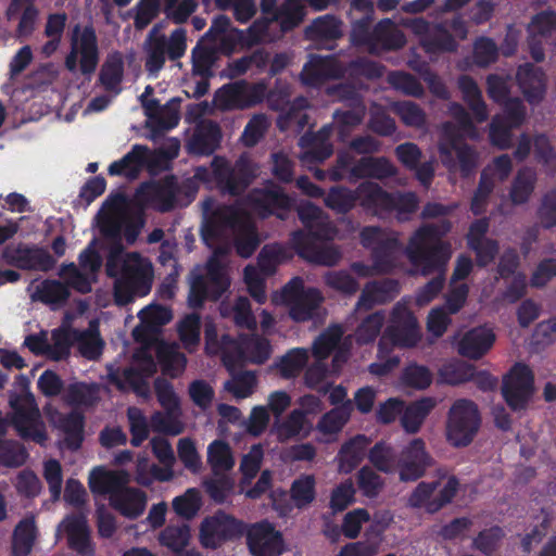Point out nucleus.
I'll return each instance as SVG.
<instances>
[{"instance_id":"nucleus-40","label":"nucleus","mask_w":556,"mask_h":556,"mask_svg":"<svg viewBox=\"0 0 556 556\" xmlns=\"http://www.w3.org/2000/svg\"><path fill=\"white\" fill-rule=\"evenodd\" d=\"M556 28V13L542 12L536 14L529 24L530 49L534 60L542 61L544 53L541 48L535 46V41L544 37Z\"/></svg>"},{"instance_id":"nucleus-9","label":"nucleus","mask_w":556,"mask_h":556,"mask_svg":"<svg viewBox=\"0 0 556 556\" xmlns=\"http://www.w3.org/2000/svg\"><path fill=\"white\" fill-rule=\"evenodd\" d=\"M362 242L365 247L374 248L375 264L367 266L363 263H354L352 270L356 276L365 278L387 273L394 266L393 260L400 253L395 238H390L378 228L368 227L362 231Z\"/></svg>"},{"instance_id":"nucleus-36","label":"nucleus","mask_w":556,"mask_h":556,"mask_svg":"<svg viewBox=\"0 0 556 556\" xmlns=\"http://www.w3.org/2000/svg\"><path fill=\"white\" fill-rule=\"evenodd\" d=\"M111 505L127 518H137L146 508V495L136 489L124 485L118 492L113 493Z\"/></svg>"},{"instance_id":"nucleus-29","label":"nucleus","mask_w":556,"mask_h":556,"mask_svg":"<svg viewBox=\"0 0 556 556\" xmlns=\"http://www.w3.org/2000/svg\"><path fill=\"white\" fill-rule=\"evenodd\" d=\"M352 403L346 402L337 406L321 416L316 425L320 442H332L351 417Z\"/></svg>"},{"instance_id":"nucleus-37","label":"nucleus","mask_w":556,"mask_h":556,"mask_svg":"<svg viewBox=\"0 0 556 556\" xmlns=\"http://www.w3.org/2000/svg\"><path fill=\"white\" fill-rule=\"evenodd\" d=\"M220 131L213 122H202L187 143L189 153L206 155L212 153L219 144Z\"/></svg>"},{"instance_id":"nucleus-31","label":"nucleus","mask_w":556,"mask_h":556,"mask_svg":"<svg viewBox=\"0 0 556 556\" xmlns=\"http://www.w3.org/2000/svg\"><path fill=\"white\" fill-rule=\"evenodd\" d=\"M129 482V475L126 471H112L104 467H96L89 473V488L97 494H109L118 492Z\"/></svg>"},{"instance_id":"nucleus-14","label":"nucleus","mask_w":556,"mask_h":556,"mask_svg":"<svg viewBox=\"0 0 556 556\" xmlns=\"http://www.w3.org/2000/svg\"><path fill=\"white\" fill-rule=\"evenodd\" d=\"M457 486V480L450 476H442L431 482H421L410 494L408 503L413 507L435 513L454 497Z\"/></svg>"},{"instance_id":"nucleus-3","label":"nucleus","mask_w":556,"mask_h":556,"mask_svg":"<svg viewBox=\"0 0 556 556\" xmlns=\"http://www.w3.org/2000/svg\"><path fill=\"white\" fill-rule=\"evenodd\" d=\"M203 217L202 236L207 244L211 239L217 237H231L240 256L252 255L258 239L250 214L243 204L216 206L212 200H206L203 202Z\"/></svg>"},{"instance_id":"nucleus-52","label":"nucleus","mask_w":556,"mask_h":556,"mask_svg":"<svg viewBox=\"0 0 556 556\" xmlns=\"http://www.w3.org/2000/svg\"><path fill=\"white\" fill-rule=\"evenodd\" d=\"M20 11H23V14L17 27L18 35L28 36L35 28L38 20V11L33 5V0H12L8 9L9 17H12Z\"/></svg>"},{"instance_id":"nucleus-32","label":"nucleus","mask_w":556,"mask_h":556,"mask_svg":"<svg viewBox=\"0 0 556 556\" xmlns=\"http://www.w3.org/2000/svg\"><path fill=\"white\" fill-rule=\"evenodd\" d=\"M369 443V439L362 434L344 442L336 457L338 471L341 473L352 472L363 460Z\"/></svg>"},{"instance_id":"nucleus-34","label":"nucleus","mask_w":556,"mask_h":556,"mask_svg":"<svg viewBox=\"0 0 556 556\" xmlns=\"http://www.w3.org/2000/svg\"><path fill=\"white\" fill-rule=\"evenodd\" d=\"M251 208L261 216L275 213L279 217L282 215L278 212L280 208H288L291 200L285 195L278 188L273 187L266 191H255L249 199Z\"/></svg>"},{"instance_id":"nucleus-38","label":"nucleus","mask_w":556,"mask_h":556,"mask_svg":"<svg viewBox=\"0 0 556 556\" xmlns=\"http://www.w3.org/2000/svg\"><path fill=\"white\" fill-rule=\"evenodd\" d=\"M437 406V400L433 397H422L403 409L401 425L407 433H416L421 428L425 419Z\"/></svg>"},{"instance_id":"nucleus-15","label":"nucleus","mask_w":556,"mask_h":556,"mask_svg":"<svg viewBox=\"0 0 556 556\" xmlns=\"http://www.w3.org/2000/svg\"><path fill=\"white\" fill-rule=\"evenodd\" d=\"M419 339L420 331L416 318L408 312L405 302H399L393 308L390 325L381 338L380 353H383L384 345L389 342L396 346L410 348Z\"/></svg>"},{"instance_id":"nucleus-25","label":"nucleus","mask_w":556,"mask_h":556,"mask_svg":"<svg viewBox=\"0 0 556 556\" xmlns=\"http://www.w3.org/2000/svg\"><path fill=\"white\" fill-rule=\"evenodd\" d=\"M511 170V162L507 155L494 160L482 173L479 188L472 199V211L475 214L482 212L483 202L492 191L495 181L504 180Z\"/></svg>"},{"instance_id":"nucleus-11","label":"nucleus","mask_w":556,"mask_h":556,"mask_svg":"<svg viewBox=\"0 0 556 556\" xmlns=\"http://www.w3.org/2000/svg\"><path fill=\"white\" fill-rule=\"evenodd\" d=\"M10 406L12 422L17 432L23 438L43 444L47 441V434L34 395L23 388L20 395L10 396Z\"/></svg>"},{"instance_id":"nucleus-59","label":"nucleus","mask_w":556,"mask_h":556,"mask_svg":"<svg viewBox=\"0 0 556 556\" xmlns=\"http://www.w3.org/2000/svg\"><path fill=\"white\" fill-rule=\"evenodd\" d=\"M459 88L464 94V98L470 105L477 122H483L488 117L485 105L481 101L480 91L476 83L469 77H462L459 79Z\"/></svg>"},{"instance_id":"nucleus-42","label":"nucleus","mask_w":556,"mask_h":556,"mask_svg":"<svg viewBox=\"0 0 556 556\" xmlns=\"http://www.w3.org/2000/svg\"><path fill=\"white\" fill-rule=\"evenodd\" d=\"M290 497L293 505L303 509L308 507L316 498V478L311 473L296 477L290 486Z\"/></svg>"},{"instance_id":"nucleus-10","label":"nucleus","mask_w":556,"mask_h":556,"mask_svg":"<svg viewBox=\"0 0 556 556\" xmlns=\"http://www.w3.org/2000/svg\"><path fill=\"white\" fill-rule=\"evenodd\" d=\"M321 301L320 292L314 288L306 289L300 278L292 279L271 295L273 304L287 306L290 317L295 321L309 319Z\"/></svg>"},{"instance_id":"nucleus-64","label":"nucleus","mask_w":556,"mask_h":556,"mask_svg":"<svg viewBox=\"0 0 556 556\" xmlns=\"http://www.w3.org/2000/svg\"><path fill=\"white\" fill-rule=\"evenodd\" d=\"M381 535L368 536L366 541L349 543L341 548L337 556H375L379 552Z\"/></svg>"},{"instance_id":"nucleus-47","label":"nucleus","mask_w":556,"mask_h":556,"mask_svg":"<svg viewBox=\"0 0 556 556\" xmlns=\"http://www.w3.org/2000/svg\"><path fill=\"white\" fill-rule=\"evenodd\" d=\"M123 59L118 53L110 54L100 73V83L104 89L112 91L114 94L121 91L119 85L123 79Z\"/></svg>"},{"instance_id":"nucleus-51","label":"nucleus","mask_w":556,"mask_h":556,"mask_svg":"<svg viewBox=\"0 0 556 556\" xmlns=\"http://www.w3.org/2000/svg\"><path fill=\"white\" fill-rule=\"evenodd\" d=\"M257 388V377L253 371L233 375L224 383V389L236 400L250 397Z\"/></svg>"},{"instance_id":"nucleus-8","label":"nucleus","mask_w":556,"mask_h":556,"mask_svg":"<svg viewBox=\"0 0 556 556\" xmlns=\"http://www.w3.org/2000/svg\"><path fill=\"white\" fill-rule=\"evenodd\" d=\"M225 253L223 249H216L207 262L206 274L192 279L188 298L190 306H200L205 299L216 300L228 289L230 281Z\"/></svg>"},{"instance_id":"nucleus-43","label":"nucleus","mask_w":556,"mask_h":556,"mask_svg":"<svg viewBox=\"0 0 556 556\" xmlns=\"http://www.w3.org/2000/svg\"><path fill=\"white\" fill-rule=\"evenodd\" d=\"M51 421L64 433V445L71 450H77L83 441V417L78 413H72L66 417L59 414L51 416Z\"/></svg>"},{"instance_id":"nucleus-22","label":"nucleus","mask_w":556,"mask_h":556,"mask_svg":"<svg viewBox=\"0 0 556 556\" xmlns=\"http://www.w3.org/2000/svg\"><path fill=\"white\" fill-rule=\"evenodd\" d=\"M432 465V458L421 439L412 440L402 451L399 462V475L402 481H414L424 476Z\"/></svg>"},{"instance_id":"nucleus-19","label":"nucleus","mask_w":556,"mask_h":556,"mask_svg":"<svg viewBox=\"0 0 556 556\" xmlns=\"http://www.w3.org/2000/svg\"><path fill=\"white\" fill-rule=\"evenodd\" d=\"M502 393L513 410L526 409L534 394L531 370L526 365L514 366L504 379Z\"/></svg>"},{"instance_id":"nucleus-45","label":"nucleus","mask_w":556,"mask_h":556,"mask_svg":"<svg viewBox=\"0 0 556 556\" xmlns=\"http://www.w3.org/2000/svg\"><path fill=\"white\" fill-rule=\"evenodd\" d=\"M146 67L151 74H156L164 65L166 53V37L153 27L146 42Z\"/></svg>"},{"instance_id":"nucleus-4","label":"nucleus","mask_w":556,"mask_h":556,"mask_svg":"<svg viewBox=\"0 0 556 556\" xmlns=\"http://www.w3.org/2000/svg\"><path fill=\"white\" fill-rule=\"evenodd\" d=\"M97 241H92L79 255V268L71 263L60 269V277L66 286L56 280H46L33 287L31 299L47 304L63 303L70 295L67 286L86 293L91 290L96 274L101 267L102 257L97 251Z\"/></svg>"},{"instance_id":"nucleus-24","label":"nucleus","mask_w":556,"mask_h":556,"mask_svg":"<svg viewBox=\"0 0 556 556\" xmlns=\"http://www.w3.org/2000/svg\"><path fill=\"white\" fill-rule=\"evenodd\" d=\"M526 112L518 99L507 100L504 104L503 115H497L490 129V138L493 144L506 148L510 143V129L519 126Z\"/></svg>"},{"instance_id":"nucleus-2","label":"nucleus","mask_w":556,"mask_h":556,"mask_svg":"<svg viewBox=\"0 0 556 556\" xmlns=\"http://www.w3.org/2000/svg\"><path fill=\"white\" fill-rule=\"evenodd\" d=\"M140 325L134 331V338L142 346L134 354L129 367L123 370L109 367V379L122 391H134L138 396L149 397V378L156 371L153 353L157 354L162 369L170 377L179 376L186 367L187 359L178 351V345L166 343L157 338V327L172 319L170 312L160 305H149L138 314Z\"/></svg>"},{"instance_id":"nucleus-53","label":"nucleus","mask_w":556,"mask_h":556,"mask_svg":"<svg viewBox=\"0 0 556 556\" xmlns=\"http://www.w3.org/2000/svg\"><path fill=\"white\" fill-rule=\"evenodd\" d=\"M333 61L319 56L312 58L305 64L302 72V79L306 85H317L323 78L336 76L337 72L332 70Z\"/></svg>"},{"instance_id":"nucleus-63","label":"nucleus","mask_w":556,"mask_h":556,"mask_svg":"<svg viewBox=\"0 0 556 556\" xmlns=\"http://www.w3.org/2000/svg\"><path fill=\"white\" fill-rule=\"evenodd\" d=\"M534 180L535 175L532 170H521L518 174L510 191L511 201L516 204L526 202L533 191Z\"/></svg>"},{"instance_id":"nucleus-54","label":"nucleus","mask_w":556,"mask_h":556,"mask_svg":"<svg viewBox=\"0 0 556 556\" xmlns=\"http://www.w3.org/2000/svg\"><path fill=\"white\" fill-rule=\"evenodd\" d=\"M263 458L264 451L260 444L253 445L250 451L242 456L239 467L242 475L240 480L241 490H243L245 485H249L252 479L256 476L261 468Z\"/></svg>"},{"instance_id":"nucleus-30","label":"nucleus","mask_w":556,"mask_h":556,"mask_svg":"<svg viewBox=\"0 0 556 556\" xmlns=\"http://www.w3.org/2000/svg\"><path fill=\"white\" fill-rule=\"evenodd\" d=\"M313 425L300 410L293 409L285 419H276L271 432L278 441L286 442L296 438H306Z\"/></svg>"},{"instance_id":"nucleus-58","label":"nucleus","mask_w":556,"mask_h":556,"mask_svg":"<svg viewBox=\"0 0 556 556\" xmlns=\"http://www.w3.org/2000/svg\"><path fill=\"white\" fill-rule=\"evenodd\" d=\"M204 486L212 500L223 503L232 493L235 480L229 473H213Z\"/></svg>"},{"instance_id":"nucleus-21","label":"nucleus","mask_w":556,"mask_h":556,"mask_svg":"<svg viewBox=\"0 0 556 556\" xmlns=\"http://www.w3.org/2000/svg\"><path fill=\"white\" fill-rule=\"evenodd\" d=\"M439 151L442 163L452 172L467 175L476 166V154L460 143L450 125L443 128Z\"/></svg>"},{"instance_id":"nucleus-46","label":"nucleus","mask_w":556,"mask_h":556,"mask_svg":"<svg viewBox=\"0 0 556 556\" xmlns=\"http://www.w3.org/2000/svg\"><path fill=\"white\" fill-rule=\"evenodd\" d=\"M36 526L33 518H26L15 527L12 538V555L27 556L35 544Z\"/></svg>"},{"instance_id":"nucleus-5","label":"nucleus","mask_w":556,"mask_h":556,"mask_svg":"<svg viewBox=\"0 0 556 556\" xmlns=\"http://www.w3.org/2000/svg\"><path fill=\"white\" fill-rule=\"evenodd\" d=\"M450 230V224L426 225L419 228L407 245V256L415 267V273L426 276L441 270L451 256V248L441 241V237Z\"/></svg>"},{"instance_id":"nucleus-13","label":"nucleus","mask_w":556,"mask_h":556,"mask_svg":"<svg viewBox=\"0 0 556 556\" xmlns=\"http://www.w3.org/2000/svg\"><path fill=\"white\" fill-rule=\"evenodd\" d=\"M480 427V415L476 404L457 400L450 408L446 421V439L454 446L468 445Z\"/></svg>"},{"instance_id":"nucleus-16","label":"nucleus","mask_w":556,"mask_h":556,"mask_svg":"<svg viewBox=\"0 0 556 556\" xmlns=\"http://www.w3.org/2000/svg\"><path fill=\"white\" fill-rule=\"evenodd\" d=\"M99 53L94 30L90 27H76L72 38V50L65 60L68 71L75 72L79 65L83 74H92L98 65Z\"/></svg>"},{"instance_id":"nucleus-61","label":"nucleus","mask_w":556,"mask_h":556,"mask_svg":"<svg viewBox=\"0 0 556 556\" xmlns=\"http://www.w3.org/2000/svg\"><path fill=\"white\" fill-rule=\"evenodd\" d=\"M147 115L149 126L162 129H170L175 127L179 121L178 110L174 104L161 109L147 106Z\"/></svg>"},{"instance_id":"nucleus-33","label":"nucleus","mask_w":556,"mask_h":556,"mask_svg":"<svg viewBox=\"0 0 556 556\" xmlns=\"http://www.w3.org/2000/svg\"><path fill=\"white\" fill-rule=\"evenodd\" d=\"M495 341L493 331L485 327L475 328L464 334L458 343V352L468 358H479Z\"/></svg>"},{"instance_id":"nucleus-28","label":"nucleus","mask_w":556,"mask_h":556,"mask_svg":"<svg viewBox=\"0 0 556 556\" xmlns=\"http://www.w3.org/2000/svg\"><path fill=\"white\" fill-rule=\"evenodd\" d=\"M64 532L72 549L80 556H91L94 552L90 541L89 529L85 516L67 517L58 528V533Z\"/></svg>"},{"instance_id":"nucleus-56","label":"nucleus","mask_w":556,"mask_h":556,"mask_svg":"<svg viewBox=\"0 0 556 556\" xmlns=\"http://www.w3.org/2000/svg\"><path fill=\"white\" fill-rule=\"evenodd\" d=\"M179 339L186 350L192 352L200 342V317L197 314L187 315L177 327Z\"/></svg>"},{"instance_id":"nucleus-39","label":"nucleus","mask_w":556,"mask_h":556,"mask_svg":"<svg viewBox=\"0 0 556 556\" xmlns=\"http://www.w3.org/2000/svg\"><path fill=\"white\" fill-rule=\"evenodd\" d=\"M517 79L522 93L530 103L542 100L545 92V77L543 72L532 66H521Z\"/></svg>"},{"instance_id":"nucleus-60","label":"nucleus","mask_w":556,"mask_h":556,"mask_svg":"<svg viewBox=\"0 0 556 556\" xmlns=\"http://www.w3.org/2000/svg\"><path fill=\"white\" fill-rule=\"evenodd\" d=\"M368 458L370 463L382 472H394L396 468L394 450L383 442H379L370 448Z\"/></svg>"},{"instance_id":"nucleus-18","label":"nucleus","mask_w":556,"mask_h":556,"mask_svg":"<svg viewBox=\"0 0 556 556\" xmlns=\"http://www.w3.org/2000/svg\"><path fill=\"white\" fill-rule=\"evenodd\" d=\"M342 334L341 327L332 326L325 330L313 343V355L317 363L307 369L305 383L319 393L326 394L328 392L325 382L327 370L319 362L328 357L330 352L338 345Z\"/></svg>"},{"instance_id":"nucleus-35","label":"nucleus","mask_w":556,"mask_h":556,"mask_svg":"<svg viewBox=\"0 0 556 556\" xmlns=\"http://www.w3.org/2000/svg\"><path fill=\"white\" fill-rule=\"evenodd\" d=\"M151 153L144 146L136 144L123 159L113 162L109 167L112 176L135 178L139 170L149 162Z\"/></svg>"},{"instance_id":"nucleus-26","label":"nucleus","mask_w":556,"mask_h":556,"mask_svg":"<svg viewBox=\"0 0 556 556\" xmlns=\"http://www.w3.org/2000/svg\"><path fill=\"white\" fill-rule=\"evenodd\" d=\"M339 167L341 172L334 173L337 178L344 176V172L350 170L352 176H371L376 178H386L394 175L395 168L387 160L364 157L356 166L351 165L350 154L342 153L339 156Z\"/></svg>"},{"instance_id":"nucleus-12","label":"nucleus","mask_w":556,"mask_h":556,"mask_svg":"<svg viewBox=\"0 0 556 556\" xmlns=\"http://www.w3.org/2000/svg\"><path fill=\"white\" fill-rule=\"evenodd\" d=\"M253 175V165L248 159H241L232 169L223 159H214L210 168H197L194 179L204 184L215 181L222 188L236 193L248 184L249 178Z\"/></svg>"},{"instance_id":"nucleus-23","label":"nucleus","mask_w":556,"mask_h":556,"mask_svg":"<svg viewBox=\"0 0 556 556\" xmlns=\"http://www.w3.org/2000/svg\"><path fill=\"white\" fill-rule=\"evenodd\" d=\"M247 539L253 556H280L285 551L281 533L268 522L253 525Z\"/></svg>"},{"instance_id":"nucleus-7","label":"nucleus","mask_w":556,"mask_h":556,"mask_svg":"<svg viewBox=\"0 0 556 556\" xmlns=\"http://www.w3.org/2000/svg\"><path fill=\"white\" fill-rule=\"evenodd\" d=\"M205 350L208 354L220 353L227 366L239 361L260 364L265 362L270 354L268 342L256 336L240 343L230 340L226 334H223L219 340L216 326L211 321L205 325Z\"/></svg>"},{"instance_id":"nucleus-1","label":"nucleus","mask_w":556,"mask_h":556,"mask_svg":"<svg viewBox=\"0 0 556 556\" xmlns=\"http://www.w3.org/2000/svg\"><path fill=\"white\" fill-rule=\"evenodd\" d=\"M97 224L109 250L106 273L116 278L115 303L125 305L136 296L148 294L153 278L151 263L137 253H124L122 245L117 242L123 232L127 242L134 243L141 229V224L131 217L125 199L122 195L110 198L97 215ZM96 241L100 255L104 242Z\"/></svg>"},{"instance_id":"nucleus-44","label":"nucleus","mask_w":556,"mask_h":556,"mask_svg":"<svg viewBox=\"0 0 556 556\" xmlns=\"http://www.w3.org/2000/svg\"><path fill=\"white\" fill-rule=\"evenodd\" d=\"M207 464L213 473H228L235 466V457L228 443L215 440L207 446Z\"/></svg>"},{"instance_id":"nucleus-6","label":"nucleus","mask_w":556,"mask_h":556,"mask_svg":"<svg viewBox=\"0 0 556 556\" xmlns=\"http://www.w3.org/2000/svg\"><path fill=\"white\" fill-rule=\"evenodd\" d=\"M298 211L301 220L307 228V235L299 232L293 237L299 253L313 262L328 266L334 265L340 258V253L334 248L326 247L317 250L315 244L309 247L311 241L329 240L334 237V230L330 227L328 219L311 202L301 204Z\"/></svg>"},{"instance_id":"nucleus-27","label":"nucleus","mask_w":556,"mask_h":556,"mask_svg":"<svg viewBox=\"0 0 556 556\" xmlns=\"http://www.w3.org/2000/svg\"><path fill=\"white\" fill-rule=\"evenodd\" d=\"M3 258L7 263L25 269L48 270L55 263L47 251L28 247L8 248Z\"/></svg>"},{"instance_id":"nucleus-20","label":"nucleus","mask_w":556,"mask_h":556,"mask_svg":"<svg viewBox=\"0 0 556 556\" xmlns=\"http://www.w3.org/2000/svg\"><path fill=\"white\" fill-rule=\"evenodd\" d=\"M359 198L362 199V205L372 210L376 214L390 210L412 212L417 205L416 197L413 193H406L395 198L383 192L371 181H366L361 185Z\"/></svg>"},{"instance_id":"nucleus-50","label":"nucleus","mask_w":556,"mask_h":556,"mask_svg":"<svg viewBox=\"0 0 556 556\" xmlns=\"http://www.w3.org/2000/svg\"><path fill=\"white\" fill-rule=\"evenodd\" d=\"M220 314L224 317H232L235 323L240 327L254 329L256 326L255 318L251 312L250 302L247 298H238L233 304L222 303Z\"/></svg>"},{"instance_id":"nucleus-55","label":"nucleus","mask_w":556,"mask_h":556,"mask_svg":"<svg viewBox=\"0 0 556 556\" xmlns=\"http://www.w3.org/2000/svg\"><path fill=\"white\" fill-rule=\"evenodd\" d=\"M172 506L178 516L192 519L202 506L200 491L194 488L188 489L184 494L173 500Z\"/></svg>"},{"instance_id":"nucleus-48","label":"nucleus","mask_w":556,"mask_h":556,"mask_svg":"<svg viewBox=\"0 0 556 556\" xmlns=\"http://www.w3.org/2000/svg\"><path fill=\"white\" fill-rule=\"evenodd\" d=\"M190 539L191 530L188 525H170L159 534V543L177 554L188 546Z\"/></svg>"},{"instance_id":"nucleus-49","label":"nucleus","mask_w":556,"mask_h":556,"mask_svg":"<svg viewBox=\"0 0 556 556\" xmlns=\"http://www.w3.org/2000/svg\"><path fill=\"white\" fill-rule=\"evenodd\" d=\"M397 292V283L384 281L382 283H369L364 289L358 302V308H368L374 304L383 303Z\"/></svg>"},{"instance_id":"nucleus-62","label":"nucleus","mask_w":556,"mask_h":556,"mask_svg":"<svg viewBox=\"0 0 556 556\" xmlns=\"http://www.w3.org/2000/svg\"><path fill=\"white\" fill-rule=\"evenodd\" d=\"M440 377L445 383L459 384L475 377V368L462 362L450 363L441 368Z\"/></svg>"},{"instance_id":"nucleus-17","label":"nucleus","mask_w":556,"mask_h":556,"mask_svg":"<svg viewBox=\"0 0 556 556\" xmlns=\"http://www.w3.org/2000/svg\"><path fill=\"white\" fill-rule=\"evenodd\" d=\"M242 525L223 511L205 517L199 529V541L205 548H218L225 542L242 534Z\"/></svg>"},{"instance_id":"nucleus-57","label":"nucleus","mask_w":556,"mask_h":556,"mask_svg":"<svg viewBox=\"0 0 556 556\" xmlns=\"http://www.w3.org/2000/svg\"><path fill=\"white\" fill-rule=\"evenodd\" d=\"M307 361V350L298 348L289 351L277 364V368L281 376L291 378L301 372Z\"/></svg>"},{"instance_id":"nucleus-41","label":"nucleus","mask_w":556,"mask_h":556,"mask_svg":"<svg viewBox=\"0 0 556 556\" xmlns=\"http://www.w3.org/2000/svg\"><path fill=\"white\" fill-rule=\"evenodd\" d=\"M486 230L488 223L483 219L473 223L468 233V243L477 252V258L481 265L489 264L496 251L492 241L482 239Z\"/></svg>"}]
</instances>
